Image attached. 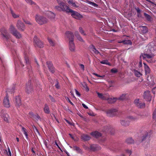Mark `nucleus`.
I'll return each mask as SVG.
<instances>
[{
    "label": "nucleus",
    "instance_id": "nucleus-32",
    "mask_svg": "<svg viewBox=\"0 0 156 156\" xmlns=\"http://www.w3.org/2000/svg\"><path fill=\"white\" fill-rule=\"evenodd\" d=\"M79 30L81 34L84 36H85L87 35L84 30L81 27H80L79 28Z\"/></svg>",
    "mask_w": 156,
    "mask_h": 156
},
{
    "label": "nucleus",
    "instance_id": "nucleus-63",
    "mask_svg": "<svg viewBox=\"0 0 156 156\" xmlns=\"http://www.w3.org/2000/svg\"><path fill=\"white\" fill-rule=\"evenodd\" d=\"M69 135L70 136V137L72 138L74 140V137L71 134H69Z\"/></svg>",
    "mask_w": 156,
    "mask_h": 156
},
{
    "label": "nucleus",
    "instance_id": "nucleus-21",
    "mask_svg": "<svg viewBox=\"0 0 156 156\" xmlns=\"http://www.w3.org/2000/svg\"><path fill=\"white\" fill-rule=\"evenodd\" d=\"M154 56V55L152 54H144L142 56L143 59H146L147 58H151Z\"/></svg>",
    "mask_w": 156,
    "mask_h": 156
},
{
    "label": "nucleus",
    "instance_id": "nucleus-53",
    "mask_svg": "<svg viewBox=\"0 0 156 156\" xmlns=\"http://www.w3.org/2000/svg\"><path fill=\"white\" fill-rule=\"evenodd\" d=\"M156 114V111H154L153 112V118H154L155 117V115Z\"/></svg>",
    "mask_w": 156,
    "mask_h": 156
},
{
    "label": "nucleus",
    "instance_id": "nucleus-16",
    "mask_svg": "<svg viewBox=\"0 0 156 156\" xmlns=\"http://www.w3.org/2000/svg\"><path fill=\"white\" fill-rule=\"evenodd\" d=\"M47 64L50 71L52 73H53L54 71V69L52 63L51 62H48Z\"/></svg>",
    "mask_w": 156,
    "mask_h": 156
},
{
    "label": "nucleus",
    "instance_id": "nucleus-20",
    "mask_svg": "<svg viewBox=\"0 0 156 156\" xmlns=\"http://www.w3.org/2000/svg\"><path fill=\"white\" fill-rule=\"evenodd\" d=\"M32 90V88L31 86L29 84H27L25 88L26 92L28 93H30Z\"/></svg>",
    "mask_w": 156,
    "mask_h": 156
},
{
    "label": "nucleus",
    "instance_id": "nucleus-17",
    "mask_svg": "<svg viewBox=\"0 0 156 156\" xmlns=\"http://www.w3.org/2000/svg\"><path fill=\"white\" fill-rule=\"evenodd\" d=\"M96 93L98 94V97L100 99L102 100H106L107 99V97H108V95H104L103 94L99 93L98 92H97Z\"/></svg>",
    "mask_w": 156,
    "mask_h": 156
},
{
    "label": "nucleus",
    "instance_id": "nucleus-50",
    "mask_svg": "<svg viewBox=\"0 0 156 156\" xmlns=\"http://www.w3.org/2000/svg\"><path fill=\"white\" fill-rule=\"evenodd\" d=\"M73 149L74 150H76L77 151H80V149L78 147H73Z\"/></svg>",
    "mask_w": 156,
    "mask_h": 156
},
{
    "label": "nucleus",
    "instance_id": "nucleus-15",
    "mask_svg": "<svg viewBox=\"0 0 156 156\" xmlns=\"http://www.w3.org/2000/svg\"><path fill=\"white\" fill-rule=\"evenodd\" d=\"M144 64L145 74L146 75H148L150 72V69L149 66L145 63H144Z\"/></svg>",
    "mask_w": 156,
    "mask_h": 156
},
{
    "label": "nucleus",
    "instance_id": "nucleus-6",
    "mask_svg": "<svg viewBox=\"0 0 156 156\" xmlns=\"http://www.w3.org/2000/svg\"><path fill=\"white\" fill-rule=\"evenodd\" d=\"M117 111L118 109L116 108L111 109L107 110L106 111V113L108 116H112L115 114Z\"/></svg>",
    "mask_w": 156,
    "mask_h": 156
},
{
    "label": "nucleus",
    "instance_id": "nucleus-43",
    "mask_svg": "<svg viewBox=\"0 0 156 156\" xmlns=\"http://www.w3.org/2000/svg\"><path fill=\"white\" fill-rule=\"evenodd\" d=\"M11 13H12V16L14 18H17L19 17V16L18 15L16 14L15 13H14V12H13L12 11L11 12Z\"/></svg>",
    "mask_w": 156,
    "mask_h": 156
},
{
    "label": "nucleus",
    "instance_id": "nucleus-34",
    "mask_svg": "<svg viewBox=\"0 0 156 156\" xmlns=\"http://www.w3.org/2000/svg\"><path fill=\"white\" fill-rule=\"evenodd\" d=\"M22 130L23 133L26 136V138L27 139L28 138V135L27 133V130L24 127H22Z\"/></svg>",
    "mask_w": 156,
    "mask_h": 156
},
{
    "label": "nucleus",
    "instance_id": "nucleus-2",
    "mask_svg": "<svg viewBox=\"0 0 156 156\" xmlns=\"http://www.w3.org/2000/svg\"><path fill=\"white\" fill-rule=\"evenodd\" d=\"M35 20L36 22L40 25H42L46 23L47 21V20L43 16L37 15L35 17Z\"/></svg>",
    "mask_w": 156,
    "mask_h": 156
},
{
    "label": "nucleus",
    "instance_id": "nucleus-64",
    "mask_svg": "<svg viewBox=\"0 0 156 156\" xmlns=\"http://www.w3.org/2000/svg\"><path fill=\"white\" fill-rule=\"evenodd\" d=\"M55 144L57 146V147L59 148V149H60V148L59 147V146L58 145V144H57L56 142H55Z\"/></svg>",
    "mask_w": 156,
    "mask_h": 156
},
{
    "label": "nucleus",
    "instance_id": "nucleus-62",
    "mask_svg": "<svg viewBox=\"0 0 156 156\" xmlns=\"http://www.w3.org/2000/svg\"><path fill=\"white\" fill-rule=\"evenodd\" d=\"M24 21L26 24H31L30 23V22L28 21Z\"/></svg>",
    "mask_w": 156,
    "mask_h": 156
},
{
    "label": "nucleus",
    "instance_id": "nucleus-47",
    "mask_svg": "<svg viewBox=\"0 0 156 156\" xmlns=\"http://www.w3.org/2000/svg\"><path fill=\"white\" fill-rule=\"evenodd\" d=\"M93 74L96 76H97V77H99L100 78H103L105 77L104 75L100 76V75H99L96 73H93Z\"/></svg>",
    "mask_w": 156,
    "mask_h": 156
},
{
    "label": "nucleus",
    "instance_id": "nucleus-8",
    "mask_svg": "<svg viewBox=\"0 0 156 156\" xmlns=\"http://www.w3.org/2000/svg\"><path fill=\"white\" fill-rule=\"evenodd\" d=\"M34 41L36 45L40 48H42L43 47V43L39 40L37 37L35 36L34 38Z\"/></svg>",
    "mask_w": 156,
    "mask_h": 156
},
{
    "label": "nucleus",
    "instance_id": "nucleus-61",
    "mask_svg": "<svg viewBox=\"0 0 156 156\" xmlns=\"http://www.w3.org/2000/svg\"><path fill=\"white\" fill-rule=\"evenodd\" d=\"M25 59L26 63L27 64H28L29 62H28V59L27 58L25 57Z\"/></svg>",
    "mask_w": 156,
    "mask_h": 156
},
{
    "label": "nucleus",
    "instance_id": "nucleus-28",
    "mask_svg": "<svg viewBox=\"0 0 156 156\" xmlns=\"http://www.w3.org/2000/svg\"><path fill=\"white\" fill-rule=\"evenodd\" d=\"M44 112L46 113H49L50 112V110L47 104L45 105L44 109Z\"/></svg>",
    "mask_w": 156,
    "mask_h": 156
},
{
    "label": "nucleus",
    "instance_id": "nucleus-31",
    "mask_svg": "<svg viewBox=\"0 0 156 156\" xmlns=\"http://www.w3.org/2000/svg\"><path fill=\"white\" fill-rule=\"evenodd\" d=\"M128 120L129 121V122L130 121H134L136 119V117L133 116H129L127 118Z\"/></svg>",
    "mask_w": 156,
    "mask_h": 156
},
{
    "label": "nucleus",
    "instance_id": "nucleus-41",
    "mask_svg": "<svg viewBox=\"0 0 156 156\" xmlns=\"http://www.w3.org/2000/svg\"><path fill=\"white\" fill-rule=\"evenodd\" d=\"M126 94H122L119 98V99L121 100H123L125 98Z\"/></svg>",
    "mask_w": 156,
    "mask_h": 156
},
{
    "label": "nucleus",
    "instance_id": "nucleus-3",
    "mask_svg": "<svg viewBox=\"0 0 156 156\" xmlns=\"http://www.w3.org/2000/svg\"><path fill=\"white\" fill-rule=\"evenodd\" d=\"M9 30L17 38H20L21 37V34L17 32L14 26H11L9 29Z\"/></svg>",
    "mask_w": 156,
    "mask_h": 156
},
{
    "label": "nucleus",
    "instance_id": "nucleus-40",
    "mask_svg": "<svg viewBox=\"0 0 156 156\" xmlns=\"http://www.w3.org/2000/svg\"><path fill=\"white\" fill-rule=\"evenodd\" d=\"M125 153L126 155L129 156L131 154V150L127 149L125 150Z\"/></svg>",
    "mask_w": 156,
    "mask_h": 156
},
{
    "label": "nucleus",
    "instance_id": "nucleus-4",
    "mask_svg": "<svg viewBox=\"0 0 156 156\" xmlns=\"http://www.w3.org/2000/svg\"><path fill=\"white\" fill-rule=\"evenodd\" d=\"M1 32L4 39L7 40L10 38V35L5 28L2 29L1 30Z\"/></svg>",
    "mask_w": 156,
    "mask_h": 156
},
{
    "label": "nucleus",
    "instance_id": "nucleus-57",
    "mask_svg": "<svg viewBox=\"0 0 156 156\" xmlns=\"http://www.w3.org/2000/svg\"><path fill=\"white\" fill-rule=\"evenodd\" d=\"M82 105L84 108L86 109H87L88 108V107L84 104H82Z\"/></svg>",
    "mask_w": 156,
    "mask_h": 156
},
{
    "label": "nucleus",
    "instance_id": "nucleus-25",
    "mask_svg": "<svg viewBox=\"0 0 156 156\" xmlns=\"http://www.w3.org/2000/svg\"><path fill=\"white\" fill-rule=\"evenodd\" d=\"M75 34L77 39L80 41L83 42L84 41L77 32H75Z\"/></svg>",
    "mask_w": 156,
    "mask_h": 156
},
{
    "label": "nucleus",
    "instance_id": "nucleus-42",
    "mask_svg": "<svg viewBox=\"0 0 156 156\" xmlns=\"http://www.w3.org/2000/svg\"><path fill=\"white\" fill-rule=\"evenodd\" d=\"M144 15L145 17L148 20H151V17L149 15L146 13H144Z\"/></svg>",
    "mask_w": 156,
    "mask_h": 156
},
{
    "label": "nucleus",
    "instance_id": "nucleus-59",
    "mask_svg": "<svg viewBox=\"0 0 156 156\" xmlns=\"http://www.w3.org/2000/svg\"><path fill=\"white\" fill-rule=\"evenodd\" d=\"M80 67L81 69H83V70L84 69V66L83 64H80Z\"/></svg>",
    "mask_w": 156,
    "mask_h": 156
},
{
    "label": "nucleus",
    "instance_id": "nucleus-7",
    "mask_svg": "<svg viewBox=\"0 0 156 156\" xmlns=\"http://www.w3.org/2000/svg\"><path fill=\"white\" fill-rule=\"evenodd\" d=\"M0 116L7 122H9V119L8 115L4 111H2L0 114Z\"/></svg>",
    "mask_w": 156,
    "mask_h": 156
},
{
    "label": "nucleus",
    "instance_id": "nucleus-37",
    "mask_svg": "<svg viewBox=\"0 0 156 156\" xmlns=\"http://www.w3.org/2000/svg\"><path fill=\"white\" fill-rule=\"evenodd\" d=\"M48 40L51 45L54 46V42L52 41V39L51 38H48Z\"/></svg>",
    "mask_w": 156,
    "mask_h": 156
},
{
    "label": "nucleus",
    "instance_id": "nucleus-12",
    "mask_svg": "<svg viewBox=\"0 0 156 156\" xmlns=\"http://www.w3.org/2000/svg\"><path fill=\"white\" fill-rule=\"evenodd\" d=\"M3 104L5 107L9 108L10 106V104L8 97L6 96L4 99Z\"/></svg>",
    "mask_w": 156,
    "mask_h": 156
},
{
    "label": "nucleus",
    "instance_id": "nucleus-51",
    "mask_svg": "<svg viewBox=\"0 0 156 156\" xmlns=\"http://www.w3.org/2000/svg\"><path fill=\"white\" fill-rule=\"evenodd\" d=\"M111 72L113 73H115L117 72V70L116 69H113L111 70Z\"/></svg>",
    "mask_w": 156,
    "mask_h": 156
},
{
    "label": "nucleus",
    "instance_id": "nucleus-19",
    "mask_svg": "<svg viewBox=\"0 0 156 156\" xmlns=\"http://www.w3.org/2000/svg\"><path fill=\"white\" fill-rule=\"evenodd\" d=\"M101 149V147L98 145L93 144L91 146L90 149L93 151L98 150Z\"/></svg>",
    "mask_w": 156,
    "mask_h": 156
},
{
    "label": "nucleus",
    "instance_id": "nucleus-22",
    "mask_svg": "<svg viewBox=\"0 0 156 156\" xmlns=\"http://www.w3.org/2000/svg\"><path fill=\"white\" fill-rule=\"evenodd\" d=\"M14 101L18 106H20L21 105L20 98L19 96H16L14 99Z\"/></svg>",
    "mask_w": 156,
    "mask_h": 156
},
{
    "label": "nucleus",
    "instance_id": "nucleus-30",
    "mask_svg": "<svg viewBox=\"0 0 156 156\" xmlns=\"http://www.w3.org/2000/svg\"><path fill=\"white\" fill-rule=\"evenodd\" d=\"M29 114L31 117H32L35 119L36 120H38L40 119V117L38 115H34L32 112H30Z\"/></svg>",
    "mask_w": 156,
    "mask_h": 156
},
{
    "label": "nucleus",
    "instance_id": "nucleus-14",
    "mask_svg": "<svg viewBox=\"0 0 156 156\" xmlns=\"http://www.w3.org/2000/svg\"><path fill=\"white\" fill-rule=\"evenodd\" d=\"M17 26L19 30H20L23 31L25 29V27L23 24L20 21H18Z\"/></svg>",
    "mask_w": 156,
    "mask_h": 156
},
{
    "label": "nucleus",
    "instance_id": "nucleus-9",
    "mask_svg": "<svg viewBox=\"0 0 156 156\" xmlns=\"http://www.w3.org/2000/svg\"><path fill=\"white\" fill-rule=\"evenodd\" d=\"M73 41L72 40L69 41V48L71 51L75 52L76 51L75 46Z\"/></svg>",
    "mask_w": 156,
    "mask_h": 156
},
{
    "label": "nucleus",
    "instance_id": "nucleus-18",
    "mask_svg": "<svg viewBox=\"0 0 156 156\" xmlns=\"http://www.w3.org/2000/svg\"><path fill=\"white\" fill-rule=\"evenodd\" d=\"M134 102L135 104H136L137 106L139 108H142L144 107V104H142V105H140V102L139 101V100L138 99H136L135 100Z\"/></svg>",
    "mask_w": 156,
    "mask_h": 156
},
{
    "label": "nucleus",
    "instance_id": "nucleus-35",
    "mask_svg": "<svg viewBox=\"0 0 156 156\" xmlns=\"http://www.w3.org/2000/svg\"><path fill=\"white\" fill-rule=\"evenodd\" d=\"M126 142L127 143H129V144H132L133 143L134 141L133 139L131 138H128L126 140Z\"/></svg>",
    "mask_w": 156,
    "mask_h": 156
},
{
    "label": "nucleus",
    "instance_id": "nucleus-11",
    "mask_svg": "<svg viewBox=\"0 0 156 156\" xmlns=\"http://www.w3.org/2000/svg\"><path fill=\"white\" fill-rule=\"evenodd\" d=\"M66 36L70 40L73 41L74 36L73 33L70 31H67L66 33Z\"/></svg>",
    "mask_w": 156,
    "mask_h": 156
},
{
    "label": "nucleus",
    "instance_id": "nucleus-24",
    "mask_svg": "<svg viewBox=\"0 0 156 156\" xmlns=\"http://www.w3.org/2000/svg\"><path fill=\"white\" fill-rule=\"evenodd\" d=\"M91 134L93 137L96 138L98 137L101 136V134L97 131L93 132L91 133Z\"/></svg>",
    "mask_w": 156,
    "mask_h": 156
},
{
    "label": "nucleus",
    "instance_id": "nucleus-23",
    "mask_svg": "<svg viewBox=\"0 0 156 156\" xmlns=\"http://www.w3.org/2000/svg\"><path fill=\"white\" fill-rule=\"evenodd\" d=\"M106 100H108L109 103H114L118 99V98H109L108 96Z\"/></svg>",
    "mask_w": 156,
    "mask_h": 156
},
{
    "label": "nucleus",
    "instance_id": "nucleus-13",
    "mask_svg": "<svg viewBox=\"0 0 156 156\" xmlns=\"http://www.w3.org/2000/svg\"><path fill=\"white\" fill-rule=\"evenodd\" d=\"M120 123L121 125L123 126H127L129 124V121L128 120L127 118L125 119H122L120 120Z\"/></svg>",
    "mask_w": 156,
    "mask_h": 156
},
{
    "label": "nucleus",
    "instance_id": "nucleus-44",
    "mask_svg": "<svg viewBox=\"0 0 156 156\" xmlns=\"http://www.w3.org/2000/svg\"><path fill=\"white\" fill-rule=\"evenodd\" d=\"M89 4L94 7H97L98 6V5L97 4L92 2H89Z\"/></svg>",
    "mask_w": 156,
    "mask_h": 156
},
{
    "label": "nucleus",
    "instance_id": "nucleus-45",
    "mask_svg": "<svg viewBox=\"0 0 156 156\" xmlns=\"http://www.w3.org/2000/svg\"><path fill=\"white\" fill-rule=\"evenodd\" d=\"M26 2L29 4H33L34 3L31 0H25Z\"/></svg>",
    "mask_w": 156,
    "mask_h": 156
},
{
    "label": "nucleus",
    "instance_id": "nucleus-27",
    "mask_svg": "<svg viewBox=\"0 0 156 156\" xmlns=\"http://www.w3.org/2000/svg\"><path fill=\"white\" fill-rule=\"evenodd\" d=\"M81 138L83 140L86 141L90 139V137L87 135L83 134L81 136Z\"/></svg>",
    "mask_w": 156,
    "mask_h": 156
},
{
    "label": "nucleus",
    "instance_id": "nucleus-58",
    "mask_svg": "<svg viewBox=\"0 0 156 156\" xmlns=\"http://www.w3.org/2000/svg\"><path fill=\"white\" fill-rule=\"evenodd\" d=\"M136 10L137 12V13H140L141 11L138 8H137L136 9Z\"/></svg>",
    "mask_w": 156,
    "mask_h": 156
},
{
    "label": "nucleus",
    "instance_id": "nucleus-10",
    "mask_svg": "<svg viewBox=\"0 0 156 156\" xmlns=\"http://www.w3.org/2000/svg\"><path fill=\"white\" fill-rule=\"evenodd\" d=\"M150 93V92L149 91H146L144 93L143 95L144 98L148 101H150L151 100V97Z\"/></svg>",
    "mask_w": 156,
    "mask_h": 156
},
{
    "label": "nucleus",
    "instance_id": "nucleus-48",
    "mask_svg": "<svg viewBox=\"0 0 156 156\" xmlns=\"http://www.w3.org/2000/svg\"><path fill=\"white\" fill-rule=\"evenodd\" d=\"M8 152H7L8 155L9 156H11V153L9 147L8 148Z\"/></svg>",
    "mask_w": 156,
    "mask_h": 156
},
{
    "label": "nucleus",
    "instance_id": "nucleus-52",
    "mask_svg": "<svg viewBox=\"0 0 156 156\" xmlns=\"http://www.w3.org/2000/svg\"><path fill=\"white\" fill-rule=\"evenodd\" d=\"M66 99L68 101H69L72 105H73V103L70 101L69 98H67Z\"/></svg>",
    "mask_w": 156,
    "mask_h": 156
},
{
    "label": "nucleus",
    "instance_id": "nucleus-33",
    "mask_svg": "<svg viewBox=\"0 0 156 156\" xmlns=\"http://www.w3.org/2000/svg\"><path fill=\"white\" fill-rule=\"evenodd\" d=\"M68 3L70 5L73 7H77L75 3L72 1H69Z\"/></svg>",
    "mask_w": 156,
    "mask_h": 156
},
{
    "label": "nucleus",
    "instance_id": "nucleus-5",
    "mask_svg": "<svg viewBox=\"0 0 156 156\" xmlns=\"http://www.w3.org/2000/svg\"><path fill=\"white\" fill-rule=\"evenodd\" d=\"M71 10V11L70 12H72L71 16L73 18L79 20H80L83 18V16L79 13L77 12H73L72 10Z\"/></svg>",
    "mask_w": 156,
    "mask_h": 156
},
{
    "label": "nucleus",
    "instance_id": "nucleus-38",
    "mask_svg": "<svg viewBox=\"0 0 156 156\" xmlns=\"http://www.w3.org/2000/svg\"><path fill=\"white\" fill-rule=\"evenodd\" d=\"M100 63L102 64L108 65H110V63L108 62L107 60H104L100 62Z\"/></svg>",
    "mask_w": 156,
    "mask_h": 156
},
{
    "label": "nucleus",
    "instance_id": "nucleus-60",
    "mask_svg": "<svg viewBox=\"0 0 156 156\" xmlns=\"http://www.w3.org/2000/svg\"><path fill=\"white\" fill-rule=\"evenodd\" d=\"M50 98L52 102H54L55 101V100L51 96H50Z\"/></svg>",
    "mask_w": 156,
    "mask_h": 156
},
{
    "label": "nucleus",
    "instance_id": "nucleus-49",
    "mask_svg": "<svg viewBox=\"0 0 156 156\" xmlns=\"http://www.w3.org/2000/svg\"><path fill=\"white\" fill-rule=\"evenodd\" d=\"M88 114L89 115L91 116H95V114L93 112H89L88 113Z\"/></svg>",
    "mask_w": 156,
    "mask_h": 156
},
{
    "label": "nucleus",
    "instance_id": "nucleus-46",
    "mask_svg": "<svg viewBox=\"0 0 156 156\" xmlns=\"http://www.w3.org/2000/svg\"><path fill=\"white\" fill-rule=\"evenodd\" d=\"M92 51L96 54H98L99 53V51L94 47L92 48Z\"/></svg>",
    "mask_w": 156,
    "mask_h": 156
},
{
    "label": "nucleus",
    "instance_id": "nucleus-36",
    "mask_svg": "<svg viewBox=\"0 0 156 156\" xmlns=\"http://www.w3.org/2000/svg\"><path fill=\"white\" fill-rule=\"evenodd\" d=\"M134 73L136 76L138 77H140L142 75L141 73L137 70L134 71Z\"/></svg>",
    "mask_w": 156,
    "mask_h": 156
},
{
    "label": "nucleus",
    "instance_id": "nucleus-39",
    "mask_svg": "<svg viewBox=\"0 0 156 156\" xmlns=\"http://www.w3.org/2000/svg\"><path fill=\"white\" fill-rule=\"evenodd\" d=\"M141 30L143 33H145L147 32L148 30L147 28L145 27H142Z\"/></svg>",
    "mask_w": 156,
    "mask_h": 156
},
{
    "label": "nucleus",
    "instance_id": "nucleus-1",
    "mask_svg": "<svg viewBox=\"0 0 156 156\" xmlns=\"http://www.w3.org/2000/svg\"><path fill=\"white\" fill-rule=\"evenodd\" d=\"M58 4L60 6H55V8L58 11L62 10L64 11H66L67 12H71V9H69V7L66 5L63 2H59L58 1Z\"/></svg>",
    "mask_w": 156,
    "mask_h": 156
},
{
    "label": "nucleus",
    "instance_id": "nucleus-29",
    "mask_svg": "<svg viewBox=\"0 0 156 156\" xmlns=\"http://www.w3.org/2000/svg\"><path fill=\"white\" fill-rule=\"evenodd\" d=\"M119 43H123L124 44H131L132 42L131 41L129 40H125L124 41H122L119 42Z\"/></svg>",
    "mask_w": 156,
    "mask_h": 156
},
{
    "label": "nucleus",
    "instance_id": "nucleus-26",
    "mask_svg": "<svg viewBox=\"0 0 156 156\" xmlns=\"http://www.w3.org/2000/svg\"><path fill=\"white\" fill-rule=\"evenodd\" d=\"M47 14L48 16L52 20L54 19L55 17V14L51 12H48Z\"/></svg>",
    "mask_w": 156,
    "mask_h": 156
},
{
    "label": "nucleus",
    "instance_id": "nucleus-56",
    "mask_svg": "<svg viewBox=\"0 0 156 156\" xmlns=\"http://www.w3.org/2000/svg\"><path fill=\"white\" fill-rule=\"evenodd\" d=\"M76 94L79 96H80V94L77 91V90L76 89L75 90Z\"/></svg>",
    "mask_w": 156,
    "mask_h": 156
},
{
    "label": "nucleus",
    "instance_id": "nucleus-54",
    "mask_svg": "<svg viewBox=\"0 0 156 156\" xmlns=\"http://www.w3.org/2000/svg\"><path fill=\"white\" fill-rule=\"evenodd\" d=\"M84 87L85 88L86 90L87 91H88L89 90V88H88V87L87 86L86 84H84Z\"/></svg>",
    "mask_w": 156,
    "mask_h": 156
},
{
    "label": "nucleus",
    "instance_id": "nucleus-55",
    "mask_svg": "<svg viewBox=\"0 0 156 156\" xmlns=\"http://www.w3.org/2000/svg\"><path fill=\"white\" fill-rule=\"evenodd\" d=\"M55 86L57 88H59V86L58 85V82H56L55 84Z\"/></svg>",
    "mask_w": 156,
    "mask_h": 156
}]
</instances>
